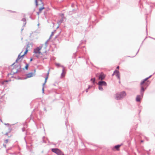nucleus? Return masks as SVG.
<instances>
[{
    "label": "nucleus",
    "mask_w": 155,
    "mask_h": 155,
    "mask_svg": "<svg viewBox=\"0 0 155 155\" xmlns=\"http://www.w3.org/2000/svg\"><path fill=\"white\" fill-rule=\"evenodd\" d=\"M98 86H99V87H98L99 89L101 91H103V89L102 87V86H100V85H98Z\"/></svg>",
    "instance_id": "nucleus-11"
},
{
    "label": "nucleus",
    "mask_w": 155,
    "mask_h": 155,
    "mask_svg": "<svg viewBox=\"0 0 155 155\" xmlns=\"http://www.w3.org/2000/svg\"><path fill=\"white\" fill-rule=\"evenodd\" d=\"M47 80H45V82L44 83H43V86H44L45 84L47 82Z\"/></svg>",
    "instance_id": "nucleus-21"
},
{
    "label": "nucleus",
    "mask_w": 155,
    "mask_h": 155,
    "mask_svg": "<svg viewBox=\"0 0 155 155\" xmlns=\"http://www.w3.org/2000/svg\"><path fill=\"white\" fill-rule=\"evenodd\" d=\"M52 151L58 155H64L62 152L59 149L54 148L52 149Z\"/></svg>",
    "instance_id": "nucleus-5"
},
{
    "label": "nucleus",
    "mask_w": 155,
    "mask_h": 155,
    "mask_svg": "<svg viewBox=\"0 0 155 155\" xmlns=\"http://www.w3.org/2000/svg\"><path fill=\"white\" fill-rule=\"evenodd\" d=\"M90 86H89V87L88 88L86 89V92H87L88 91V89H89V88H90Z\"/></svg>",
    "instance_id": "nucleus-23"
},
{
    "label": "nucleus",
    "mask_w": 155,
    "mask_h": 155,
    "mask_svg": "<svg viewBox=\"0 0 155 155\" xmlns=\"http://www.w3.org/2000/svg\"><path fill=\"white\" fill-rule=\"evenodd\" d=\"M117 69H119V66H117Z\"/></svg>",
    "instance_id": "nucleus-28"
},
{
    "label": "nucleus",
    "mask_w": 155,
    "mask_h": 155,
    "mask_svg": "<svg viewBox=\"0 0 155 155\" xmlns=\"http://www.w3.org/2000/svg\"><path fill=\"white\" fill-rule=\"evenodd\" d=\"M35 3L36 5H38V2L37 0H35Z\"/></svg>",
    "instance_id": "nucleus-24"
},
{
    "label": "nucleus",
    "mask_w": 155,
    "mask_h": 155,
    "mask_svg": "<svg viewBox=\"0 0 155 155\" xmlns=\"http://www.w3.org/2000/svg\"><path fill=\"white\" fill-rule=\"evenodd\" d=\"M44 86L43 87V88H42V91H43V93H44Z\"/></svg>",
    "instance_id": "nucleus-25"
},
{
    "label": "nucleus",
    "mask_w": 155,
    "mask_h": 155,
    "mask_svg": "<svg viewBox=\"0 0 155 155\" xmlns=\"http://www.w3.org/2000/svg\"><path fill=\"white\" fill-rule=\"evenodd\" d=\"M49 74V72H48V74H47V77H46L45 78V80H47L48 78V74Z\"/></svg>",
    "instance_id": "nucleus-20"
},
{
    "label": "nucleus",
    "mask_w": 155,
    "mask_h": 155,
    "mask_svg": "<svg viewBox=\"0 0 155 155\" xmlns=\"http://www.w3.org/2000/svg\"><path fill=\"white\" fill-rule=\"evenodd\" d=\"M115 74L116 75V77L119 79H120V74L119 71L117 70H115L113 74Z\"/></svg>",
    "instance_id": "nucleus-8"
},
{
    "label": "nucleus",
    "mask_w": 155,
    "mask_h": 155,
    "mask_svg": "<svg viewBox=\"0 0 155 155\" xmlns=\"http://www.w3.org/2000/svg\"><path fill=\"white\" fill-rule=\"evenodd\" d=\"M8 140L7 139H6L5 140V143H7L8 142Z\"/></svg>",
    "instance_id": "nucleus-22"
},
{
    "label": "nucleus",
    "mask_w": 155,
    "mask_h": 155,
    "mask_svg": "<svg viewBox=\"0 0 155 155\" xmlns=\"http://www.w3.org/2000/svg\"><path fill=\"white\" fill-rule=\"evenodd\" d=\"M152 75H150L149 77L146 78L140 83L141 85V89L140 91V95H138L137 96L136 100L137 102L140 101L141 99L142 98L143 95V92L144 90L146 89L148 85V81H147L150 78Z\"/></svg>",
    "instance_id": "nucleus-1"
},
{
    "label": "nucleus",
    "mask_w": 155,
    "mask_h": 155,
    "mask_svg": "<svg viewBox=\"0 0 155 155\" xmlns=\"http://www.w3.org/2000/svg\"><path fill=\"white\" fill-rule=\"evenodd\" d=\"M98 85L106 86L107 85V83L104 81H99L97 83Z\"/></svg>",
    "instance_id": "nucleus-7"
},
{
    "label": "nucleus",
    "mask_w": 155,
    "mask_h": 155,
    "mask_svg": "<svg viewBox=\"0 0 155 155\" xmlns=\"http://www.w3.org/2000/svg\"><path fill=\"white\" fill-rule=\"evenodd\" d=\"M54 32H52L50 36L49 39H51V37H52V36L54 35Z\"/></svg>",
    "instance_id": "nucleus-18"
},
{
    "label": "nucleus",
    "mask_w": 155,
    "mask_h": 155,
    "mask_svg": "<svg viewBox=\"0 0 155 155\" xmlns=\"http://www.w3.org/2000/svg\"><path fill=\"white\" fill-rule=\"evenodd\" d=\"M5 147H6V145H5L4 144L3 145Z\"/></svg>",
    "instance_id": "nucleus-30"
},
{
    "label": "nucleus",
    "mask_w": 155,
    "mask_h": 155,
    "mask_svg": "<svg viewBox=\"0 0 155 155\" xmlns=\"http://www.w3.org/2000/svg\"><path fill=\"white\" fill-rule=\"evenodd\" d=\"M42 46H40L37 47L34 49V53L35 54H36V56L37 58L39 57V55L42 54L41 52L40 51L42 49Z\"/></svg>",
    "instance_id": "nucleus-3"
},
{
    "label": "nucleus",
    "mask_w": 155,
    "mask_h": 155,
    "mask_svg": "<svg viewBox=\"0 0 155 155\" xmlns=\"http://www.w3.org/2000/svg\"><path fill=\"white\" fill-rule=\"evenodd\" d=\"M63 19L62 18L59 21H58V23L59 24H60L63 21Z\"/></svg>",
    "instance_id": "nucleus-16"
},
{
    "label": "nucleus",
    "mask_w": 155,
    "mask_h": 155,
    "mask_svg": "<svg viewBox=\"0 0 155 155\" xmlns=\"http://www.w3.org/2000/svg\"><path fill=\"white\" fill-rule=\"evenodd\" d=\"M32 45L31 44H28L27 45V47L26 48V50L25 51V52H24V54L22 55H21V53L22 52H21L20 54H19L18 55V58H17V59L16 60V62H18V61L21 58V57H23L24 55L27 53V52L28 51V47H29V45Z\"/></svg>",
    "instance_id": "nucleus-4"
},
{
    "label": "nucleus",
    "mask_w": 155,
    "mask_h": 155,
    "mask_svg": "<svg viewBox=\"0 0 155 155\" xmlns=\"http://www.w3.org/2000/svg\"><path fill=\"white\" fill-rule=\"evenodd\" d=\"M28 64H26V66L25 67V68L27 70L28 68Z\"/></svg>",
    "instance_id": "nucleus-17"
},
{
    "label": "nucleus",
    "mask_w": 155,
    "mask_h": 155,
    "mask_svg": "<svg viewBox=\"0 0 155 155\" xmlns=\"http://www.w3.org/2000/svg\"><path fill=\"white\" fill-rule=\"evenodd\" d=\"M49 39L46 42H45V44H47L48 41L49 40Z\"/></svg>",
    "instance_id": "nucleus-27"
},
{
    "label": "nucleus",
    "mask_w": 155,
    "mask_h": 155,
    "mask_svg": "<svg viewBox=\"0 0 155 155\" xmlns=\"http://www.w3.org/2000/svg\"><path fill=\"white\" fill-rule=\"evenodd\" d=\"M120 145H117L114 147V148L116 149L117 150H118Z\"/></svg>",
    "instance_id": "nucleus-13"
},
{
    "label": "nucleus",
    "mask_w": 155,
    "mask_h": 155,
    "mask_svg": "<svg viewBox=\"0 0 155 155\" xmlns=\"http://www.w3.org/2000/svg\"><path fill=\"white\" fill-rule=\"evenodd\" d=\"M56 66L58 67H59L60 66L61 67L63 68L62 69V73L61 74V77H63L64 76L65 74V68L64 67V66H61L60 64L58 63H56Z\"/></svg>",
    "instance_id": "nucleus-6"
},
{
    "label": "nucleus",
    "mask_w": 155,
    "mask_h": 155,
    "mask_svg": "<svg viewBox=\"0 0 155 155\" xmlns=\"http://www.w3.org/2000/svg\"><path fill=\"white\" fill-rule=\"evenodd\" d=\"M34 75V74L33 73H31L28 74H26V78H25V79H26L27 78H30L33 77Z\"/></svg>",
    "instance_id": "nucleus-10"
},
{
    "label": "nucleus",
    "mask_w": 155,
    "mask_h": 155,
    "mask_svg": "<svg viewBox=\"0 0 155 155\" xmlns=\"http://www.w3.org/2000/svg\"><path fill=\"white\" fill-rule=\"evenodd\" d=\"M40 13V12H38V13H37L38 14V15H39V13Z\"/></svg>",
    "instance_id": "nucleus-29"
},
{
    "label": "nucleus",
    "mask_w": 155,
    "mask_h": 155,
    "mask_svg": "<svg viewBox=\"0 0 155 155\" xmlns=\"http://www.w3.org/2000/svg\"><path fill=\"white\" fill-rule=\"evenodd\" d=\"M105 75L103 73H101L98 77L99 80H103L104 79Z\"/></svg>",
    "instance_id": "nucleus-9"
},
{
    "label": "nucleus",
    "mask_w": 155,
    "mask_h": 155,
    "mask_svg": "<svg viewBox=\"0 0 155 155\" xmlns=\"http://www.w3.org/2000/svg\"><path fill=\"white\" fill-rule=\"evenodd\" d=\"M24 129H25V128H22V130H23V131H25V130Z\"/></svg>",
    "instance_id": "nucleus-26"
},
{
    "label": "nucleus",
    "mask_w": 155,
    "mask_h": 155,
    "mask_svg": "<svg viewBox=\"0 0 155 155\" xmlns=\"http://www.w3.org/2000/svg\"><path fill=\"white\" fill-rule=\"evenodd\" d=\"M22 21H23L24 22V23H23V25H24V26H25V24H26V19L25 18H23L22 20Z\"/></svg>",
    "instance_id": "nucleus-12"
},
{
    "label": "nucleus",
    "mask_w": 155,
    "mask_h": 155,
    "mask_svg": "<svg viewBox=\"0 0 155 155\" xmlns=\"http://www.w3.org/2000/svg\"><path fill=\"white\" fill-rule=\"evenodd\" d=\"M126 94L125 91H122L117 93L115 96V98L117 100H121L125 97Z\"/></svg>",
    "instance_id": "nucleus-2"
},
{
    "label": "nucleus",
    "mask_w": 155,
    "mask_h": 155,
    "mask_svg": "<svg viewBox=\"0 0 155 155\" xmlns=\"http://www.w3.org/2000/svg\"><path fill=\"white\" fill-rule=\"evenodd\" d=\"M91 81H92V82L93 84H94L95 81V78H92L91 79Z\"/></svg>",
    "instance_id": "nucleus-15"
},
{
    "label": "nucleus",
    "mask_w": 155,
    "mask_h": 155,
    "mask_svg": "<svg viewBox=\"0 0 155 155\" xmlns=\"http://www.w3.org/2000/svg\"><path fill=\"white\" fill-rule=\"evenodd\" d=\"M8 82V81H7V80H6V81H4L2 82L1 83H2V84H4V83L5 82Z\"/></svg>",
    "instance_id": "nucleus-19"
},
{
    "label": "nucleus",
    "mask_w": 155,
    "mask_h": 155,
    "mask_svg": "<svg viewBox=\"0 0 155 155\" xmlns=\"http://www.w3.org/2000/svg\"><path fill=\"white\" fill-rule=\"evenodd\" d=\"M44 9H45V8L43 7L40 8L39 9V12H41L42 10Z\"/></svg>",
    "instance_id": "nucleus-14"
},
{
    "label": "nucleus",
    "mask_w": 155,
    "mask_h": 155,
    "mask_svg": "<svg viewBox=\"0 0 155 155\" xmlns=\"http://www.w3.org/2000/svg\"><path fill=\"white\" fill-rule=\"evenodd\" d=\"M32 58H31V60H30V61H32Z\"/></svg>",
    "instance_id": "nucleus-31"
}]
</instances>
